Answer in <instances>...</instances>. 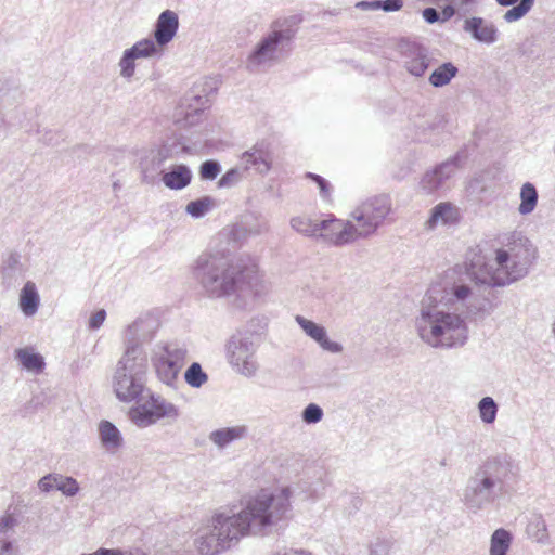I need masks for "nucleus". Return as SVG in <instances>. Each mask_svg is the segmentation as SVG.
I'll use <instances>...</instances> for the list:
<instances>
[{
    "mask_svg": "<svg viewBox=\"0 0 555 555\" xmlns=\"http://www.w3.org/2000/svg\"><path fill=\"white\" fill-rule=\"evenodd\" d=\"M475 286L469 288V295L463 306L466 307L468 313L473 315L490 314L496 304V295L494 288L504 287L515 280H474Z\"/></svg>",
    "mask_w": 555,
    "mask_h": 555,
    "instance_id": "12",
    "label": "nucleus"
},
{
    "mask_svg": "<svg viewBox=\"0 0 555 555\" xmlns=\"http://www.w3.org/2000/svg\"><path fill=\"white\" fill-rule=\"evenodd\" d=\"M216 206V201L210 196H203L188 203L185 211L195 219L203 218Z\"/></svg>",
    "mask_w": 555,
    "mask_h": 555,
    "instance_id": "34",
    "label": "nucleus"
},
{
    "mask_svg": "<svg viewBox=\"0 0 555 555\" xmlns=\"http://www.w3.org/2000/svg\"><path fill=\"white\" fill-rule=\"evenodd\" d=\"M242 180V171L238 167L229 169L218 181L219 188H232Z\"/></svg>",
    "mask_w": 555,
    "mask_h": 555,
    "instance_id": "45",
    "label": "nucleus"
},
{
    "mask_svg": "<svg viewBox=\"0 0 555 555\" xmlns=\"http://www.w3.org/2000/svg\"><path fill=\"white\" fill-rule=\"evenodd\" d=\"M55 489L66 496H74L79 491V485L73 477H65L63 475L55 474Z\"/></svg>",
    "mask_w": 555,
    "mask_h": 555,
    "instance_id": "40",
    "label": "nucleus"
},
{
    "mask_svg": "<svg viewBox=\"0 0 555 555\" xmlns=\"http://www.w3.org/2000/svg\"><path fill=\"white\" fill-rule=\"evenodd\" d=\"M291 490L261 491L232 515L215 513L197 531L195 545L202 555H217L243 537H266L282 531L292 516Z\"/></svg>",
    "mask_w": 555,
    "mask_h": 555,
    "instance_id": "1",
    "label": "nucleus"
},
{
    "mask_svg": "<svg viewBox=\"0 0 555 555\" xmlns=\"http://www.w3.org/2000/svg\"><path fill=\"white\" fill-rule=\"evenodd\" d=\"M305 176L318 185L319 194L322 199L327 202L331 201L333 188L325 178L313 172H307Z\"/></svg>",
    "mask_w": 555,
    "mask_h": 555,
    "instance_id": "42",
    "label": "nucleus"
},
{
    "mask_svg": "<svg viewBox=\"0 0 555 555\" xmlns=\"http://www.w3.org/2000/svg\"><path fill=\"white\" fill-rule=\"evenodd\" d=\"M323 415L322 408L317 403H309L301 412V418L306 424H317Z\"/></svg>",
    "mask_w": 555,
    "mask_h": 555,
    "instance_id": "44",
    "label": "nucleus"
},
{
    "mask_svg": "<svg viewBox=\"0 0 555 555\" xmlns=\"http://www.w3.org/2000/svg\"><path fill=\"white\" fill-rule=\"evenodd\" d=\"M459 68L452 62H444L429 75L428 81L435 88H441L450 83L456 77Z\"/></svg>",
    "mask_w": 555,
    "mask_h": 555,
    "instance_id": "30",
    "label": "nucleus"
},
{
    "mask_svg": "<svg viewBox=\"0 0 555 555\" xmlns=\"http://www.w3.org/2000/svg\"><path fill=\"white\" fill-rule=\"evenodd\" d=\"M186 349L178 343H158L152 353V363L160 382L172 386L185 362Z\"/></svg>",
    "mask_w": 555,
    "mask_h": 555,
    "instance_id": "10",
    "label": "nucleus"
},
{
    "mask_svg": "<svg viewBox=\"0 0 555 555\" xmlns=\"http://www.w3.org/2000/svg\"><path fill=\"white\" fill-rule=\"evenodd\" d=\"M98 430L101 444L106 451L115 453L122 446L121 433L112 422L101 421Z\"/></svg>",
    "mask_w": 555,
    "mask_h": 555,
    "instance_id": "27",
    "label": "nucleus"
},
{
    "mask_svg": "<svg viewBox=\"0 0 555 555\" xmlns=\"http://www.w3.org/2000/svg\"><path fill=\"white\" fill-rule=\"evenodd\" d=\"M459 220V209L449 202L437 204L430 212L427 220L429 229H434L439 222L442 224H452Z\"/></svg>",
    "mask_w": 555,
    "mask_h": 555,
    "instance_id": "28",
    "label": "nucleus"
},
{
    "mask_svg": "<svg viewBox=\"0 0 555 555\" xmlns=\"http://www.w3.org/2000/svg\"><path fill=\"white\" fill-rule=\"evenodd\" d=\"M533 3L534 0H520L505 12L503 15L504 21L506 23L519 21L531 10Z\"/></svg>",
    "mask_w": 555,
    "mask_h": 555,
    "instance_id": "39",
    "label": "nucleus"
},
{
    "mask_svg": "<svg viewBox=\"0 0 555 555\" xmlns=\"http://www.w3.org/2000/svg\"><path fill=\"white\" fill-rule=\"evenodd\" d=\"M319 222L307 217H294L291 219V227L300 234L318 237L320 234Z\"/></svg>",
    "mask_w": 555,
    "mask_h": 555,
    "instance_id": "36",
    "label": "nucleus"
},
{
    "mask_svg": "<svg viewBox=\"0 0 555 555\" xmlns=\"http://www.w3.org/2000/svg\"><path fill=\"white\" fill-rule=\"evenodd\" d=\"M513 542V534L511 531L499 528L493 531L490 538L489 555H507Z\"/></svg>",
    "mask_w": 555,
    "mask_h": 555,
    "instance_id": "31",
    "label": "nucleus"
},
{
    "mask_svg": "<svg viewBox=\"0 0 555 555\" xmlns=\"http://www.w3.org/2000/svg\"><path fill=\"white\" fill-rule=\"evenodd\" d=\"M539 195L535 186L531 182H526L520 189V205L518 211L520 215L531 214L538 204Z\"/></svg>",
    "mask_w": 555,
    "mask_h": 555,
    "instance_id": "33",
    "label": "nucleus"
},
{
    "mask_svg": "<svg viewBox=\"0 0 555 555\" xmlns=\"http://www.w3.org/2000/svg\"><path fill=\"white\" fill-rule=\"evenodd\" d=\"M391 211V201L386 194L371 197L357 207L352 217L357 221L359 235L374 233Z\"/></svg>",
    "mask_w": 555,
    "mask_h": 555,
    "instance_id": "11",
    "label": "nucleus"
},
{
    "mask_svg": "<svg viewBox=\"0 0 555 555\" xmlns=\"http://www.w3.org/2000/svg\"><path fill=\"white\" fill-rule=\"evenodd\" d=\"M270 555H312V554L309 553V552L299 551V550H293V548L286 550V548H283V550H279L276 552H273Z\"/></svg>",
    "mask_w": 555,
    "mask_h": 555,
    "instance_id": "57",
    "label": "nucleus"
},
{
    "mask_svg": "<svg viewBox=\"0 0 555 555\" xmlns=\"http://www.w3.org/2000/svg\"><path fill=\"white\" fill-rule=\"evenodd\" d=\"M206 295L211 298H228L237 308H243L247 299L261 297L263 280H201Z\"/></svg>",
    "mask_w": 555,
    "mask_h": 555,
    "instance_id": "8",
    "label": "nucleus"
},
{
    "mask_svg": "<svg viewBox=\"0 0 555 555\" xmlns=\"http://www.w3.org/2000/svg\"><path fill=\"white\" fill-rule=\"evenodd\" d=\"M295 321L305 332V334L318 343L322 349L332 353H339L343 351L344 348L341 344L328 339L324 326L308 320L302 315H296Z\"/></svg>",
    "mask_w": 555,
    "mask_h": 555,
    "instance_id": "23",
    "label": "nucleus"
},
{
    "mask_svg": "<svg viewBox=\"0 0 555 555\" xmlns=\"http://www.w3.org/2000/svg\"><path fill=\"white\" fill-rule=\"evenodd\" d=\"M357 7L363 9V10H378V0L360 1L357 3Z\"/></svg>",
    "mask_w": 555,
    "mask_h": 555,
    "instance_id": "58",
    "label": "nucleus"
},
{
    "mask_svg": "<svg viewBox=\"0 0 555 555\" xmlns=\"http://www.w3.org/2000/svg\"><path fill=\"white\" fill-rule=\"evenodd\" d=\"M258 344L249 332L233 334L227 344V359L233 370L245 376L254 377L259 369L256 352Z\"/></svg>",
    "mask_w": 555,
    "mask_h": 555,
    "instance_id": "9",
    "label": "nucleus"
},
{
    "mask_svg": "<svg viewBox=\"0 0 555 555\" xmlns=\"http://www.w3.org/2000/svg\"><path fill=\"white\" fill-rule=\"evenodd\" d=\"M132 420L139 426H149L158 420L167 418L175 422L180 416L178 406L167 401L160 396L150 395V400L141 409H134L131 412Z\"/></svg>",
    "mask_w": 555,
    "mask_h": 555,
    "instance_id": "16",
    "label": "nucleus"
},
{
    "mask_svg": "<svg viewBox=\"0 0 555 555\" xmlns=\"http://www.w3.org/2000/svg\"><path fill=\"white\" fill-rule=\"evenodd\" d=\"M402 5V0H378V10H383L385 12L399 11Z\"/></svg>",
    "mask_w": 555,
    "mask_h": 555,
    "instance_id": "49",
    "label": "nucleus"
},
{
    "mask_svg": "<svg viewBox=\"0 0 555 555\" xmlns=\"http://www.w3.org/2000/svg\"><path fill=\"white\" fill-rule=\"evenodd\" d=\"M319 227L320 234L318 236L334 245H344L361 236L357 225L349 221L345 222L335 218L324 219L319 222Z\"/></svg>",
    "mask_w": 555,
    "mask_h": 555,
    "instance_id": "19",
    "label": "nucleus"
},
{
    "mask_svg": "<svg viewBox=\"0 0 555 555\" xmlns=\"http://www.w3.org/2000/svg\"><path fill=\"white\" fill-rule=\"evenodd\" d=\"M456 1V4L459 5L460 9H468L470 5H473L476 0H455Z\"/></svg>",
    "mask_w": 555,
    "mask_h": 555,
    "instance_id": "60",
    "label": "nucleus"
},
{
    "mask_svg": "<svg viewBox=\"0 0 555 555\" xmlns=\"http://www.w3.org/2000/svg\"><path fill=\"white\" fill-rule=\"evenodd\" d=\"M171 156V151L167 145H163L158 149L156 155L153 157V164L156 168H159L166 159Z\"/></svg>",
    "mask_w": 555,
    "mask_h": 555,
    "instance_id": "50",
    "label": "nucleus"
},
{
    "mask_svg": "<svg viewBox=\"0 0 555 555\" xmlns=\"http://www.w3.org/2000/svg\"><path fill=\"white\" fill-rule=\"evenodd\" d=\"M301 22L302 17L297 14L274 21L271 31L264 35L249 53L246 60L247 69L258 73L276 64L294 39Z\"/></svg>",
    "mask_w": 555,
    "mask_h": 555,
    "instance_id": "5",
    "label": "nucleus"
},
{
    "mask_svg": "<svg viewBox=\"0 0 555 555\" xmlns=\"http://www.w3.org/2000/svg\"><path fill=\"white\" fill-rule=\"evenodd\" d=\"M243 171L253 168L259 175H267L272 167V155L267 144L263 142L255 144L248 151H245L241 157Z\"/></svg>",
    "mask_w": 555,
    "mask_h": 555,
    "instance_id": "21",
    "label": "nucleus"
},
{
    "mask_svg": "<svg viewBox=\"0 0 555 555\" xmlns=\"http://www.w3.org/2000/svg\"><path fill=\"white\" fill-rule=\"evenodd\" d=\"M468 154L465 149L457 151L453 156L424 173L420 186L427 194L440 190L466 162Z\"/></svg>",
    "mask_w": 555,
    "mask_h": 555,
    "instance_id": "15",
    "label": "nucleus"
},
{
    "mask_svg": "<svg viewBox=\"0 0 555 555\" xmlns=\"http://www.w3.org/2000/svg\"><path fill=\"white\" fill-rule=\"evenodd\" d=\"M147 356L138 348L125 349L114 374V390L124 402L139 401L146 389Z\"/></svg>",
    "mask_w": 555,
    "mask_h": 555,
    "instance_id": "6",
    "label": "nucleus"
},
{
    "mask_svg": "<svg viewBox=\"0 0 555 555\" xmlns=\"http://www.w3.org/2000/svg\"><path fill=\"white\" fill-rule=\"evenodd\" d=\"M157 54H159V50L153 39L145 38L135 42L131 48L124 51L119 60L120 76L130 79L134 75L138 59H147Z\"/></svg>",
    "mask_w": 555,
    "mask_h": 555,
    "instance_id": "18",
    "label": "nucleus"
},
{
    "mask_svg": "<svg viewBox=\"0 0 555 555\" xmlns=\"http://www.w3.org/2000/svg\"><path fill=\"white\" fill-rule=\"evenodd\" d=\"M469 295L466 284L456 280H436L427 289L415 326L421 339L433 348H457L465 345L468 328L460 314L451 312L463 306Z\"/></svg>",
    "mask_w": 555,
    "mask_h": 555,
    "instance_id": "2",
    "label": "nucleus"
},
{
    "mask_svg": "<svg viewBox=\"0 0 555 555\" xmlns=\"http://www.w3.org/2000/svg\"><path fill=\"white\" fill-rule=\"evenodd\" d=\"M426 124H427L428 128H430V129H433V128H434V122H430V124H429V122H427V121H426Z\"/></svg>",
    "mask_w": 555,
    "mask_h": 555,
    "instance_id": "62",
    "label": "nucleus"
},
{
    "mask_svg": "<svg viewBox=\"0 0 555 555\" xmlns=\"http://www.w3.org/2000/svg\"><path fill=\"white\" fill-rule=\"evenodd\" d=\"M349 503L352 507V511L350 513L357 512L362 506V499L359 495H351L349 498Z\"/></svg>",
    "mask_w": 555,
    "mask_h": 555,
    "instance_id": "59",
    "label": "nucleus"
},
{
    "mask_svg": "<svg viewBox=\"0 0 555 555\" xmlns=\"http://www.w3.org/2000/svg\"><path fill=\"white\" fill-rule=\"evenodd\" d=\"M498 4L501 7H512L516 4L519 0H495Z\"/></svg>",
    "mask_w": 555,
    "mask_h": 555,
    "instance_id": "61",
    "label": "nucleus"
},
{
    "mask_svg": "<svg viewBox=\"0 0 555 555\" xmlns=\"http://www.w3.org/2000/svg\"><path fill=\"white\" fill-rule=\"evenodd\" d=\"M57 137H59L57 133H55L53 131H47L42 135L41 140L47 145H56L57 144V140H56Z\"/></svg>",
    "mask_w": 555,
    "mask_h": 555,
    "instance_id": "56",
    "label": "nucleus"
},
{
    "mask_svg": "<svg viewBox=\"0 0 555 555\" xmlns=\"http://www.w3.org/2000/svg\"><path fill=\"white\" fill-rule=\"evenodd\" d=\"M184 379L193 388L202 387L208 379V375L197 362H193L184 373Z\"/></svg>",
    "mask_w": 555,
    "mask_h": 555,
    "instance_id": "38",
    "label": "nucleus"
},
{
    "mask_svg": "<svg viewBox=\"0 0 555 555\" xmlns=\"http://www.w3.org/2000/svg\"><path fill=\"white\" fill-rule=\"evenodd\" d=\"M528 532L539 543H545L548 540L546 522L542 517H538L528 525Z\"/></svg>",
    "mask_w": 555,
    "mask_h": 555,
    "instance_id": "41",
    "label": "nucleus"
},
{
    "mask_svg": "<svg viewBox=\"0 0 555 555\" xmlns=\"http://www.w3.org/2000/svg\"><path fill=\"white\" fill-rule=\"evenodd\" d=\"M193 178L192 170L184 164L171 166L167 171H163L162 181L169 190H183L190 185Z\"/></svg>",
    "mask_w": 555,
    "mask_h": 555,
    "instance_id": "25",
    "label": "nucleus"
},
{
    "mask_svg": "<svg viewBox=\"0 0 555 555\" xmlns=\"http://www.w3.org/2000/svg\"><path fill=\"white\" fill-rule=\"evenodd\" d=\"M463 30L469 34L474 40L488 46L496 42L499 38L496 26L480 16L466 18L463 24Z\"/></svg>",
    "mask_w": 555,
    "mask_h": 555,
    "instance_id": "22",
    "label": "nucleus"
},
{
    "mask_svg": "<svg viewBox=\"0 0 555 555\" xmlns=\"http://www.w3.org/2000/svg\"><path fill=\"white\" fill-rule=\"evenodd\" d=\"M0 273L2 278H14L23 273L21 256L17 253H9L2 258Z\"/></svg>",
    "mask_w": 555,
    "mask_h": 555,
    "instance_id": "37",
    "label": "nucleus"
},
{
    "mask_svg": "<svg viewBox=\"0 0 555 555\" xmlns=\"http://www.w3.org/2000/svg\"><path fill=\"white\" fill-rule=\"evenodd\" d=\"M196 278H254L259 272L257 258L242 254L229 259L225 251L204 253L193 264Z\"/></svg>",
    "mask_w": 555,
    "mask_h": 555,
    "instance_id": "7",
    "label": "nucleus"
},
{
    "mask_svg": "<svg viewBox=\"0 0 555 555\" xmlns=\"http://www.w3.org/2000/svg\"><path fill=\"white\" fill-rule=\"evenodd\" d=\"M456 13V9L453 4H447L440 12L441 23H444L452 18Z\"/></svg>",
    "mask_w": 555,
    "mask_h": 555,
    "instance_id": "55",
    "label": "nucleus"
},
{
    "mask_svg": "<svg viewBox=\"0 0 555 555\" xmlns=\"http://www.w3.org/2000/svg\"><path fill=\"white\" fill-rule=\"evenodd\" d=\"M15 358L27 371L39 373L44 369L43 357L40 353L34 352L27 348L16 349Z\"/></svg>",
    "mask_w": 555,
    "mask_h": 555,
    "instance_id": "32",
    "label": "nucleus"
},
{
    "mask_svg": "<svg viewBox=\"0 0 555 555\" xmlns=\"http://www.w3.org/2000/svg\"><path fill=\"white\" fill-rule=\"evenodd\" d=\"M479 417L485 424H493L496 420L499 405L492 397H483L477 404Z\"/></svg>",
    "mask_w": 555,
    "mask_h": 555,
    "instance_id": "35",
    "label": "nucleus"
},
{
    "mask_svg": "<svg viewBox=\"0 0 555 555\" xmlns=\"http://www.w3.org/2000/svg\"><path fill=\"white\" fill-rule=\"evenodd\" d=\"M17 525V518L13 514H5L0 517V533L7 534Z\"/></svg>",
    "mask_w": 555,
    "mask_h": 555,
    "instance_id": "48",
    "label": "nucleus"
},
{
    "mask_svg": "<svg viewBox=\"0 0 555 555\" xmlns=\"http://www.w3.org/2000/svg\"><path fill=\"white\" fill-rule=\"evenodd\" d=\"M38 487L43 492H49L55 489V474H48L43 476L39 482Z\"/></svg>",
    "mask_w": 555,
    "mask_h": 555,
    "instance_id": "52",
    "label": "nucleus"
},
{
    "mask_svg": "<svg viewBox=\"0 0 555 555\" xmlns=\"http://www.w3.org/2000/svg\"><path fill=\"white\" fill-rule=\"evenodd\" d=\"M422 16L425 20V22L428 24H434V23H438V22L441 23L440 12L435 8H431V7L425 8L422 11Z\"/></svg>",
    "mask_w": 555,
    "mask_h": 555,
    "instance_id": "53",
    "label": "nucleus"
},
{
    "mask_svg": "<svg viewBox=\"0 0 555 555\" xmlns=\"http://www.w3.org/2000/svg\"><path fill=\"white\" fill-rule=\"evenodd\" d=\"M520 467L507 453L486 457L472 473L463 490L465 507L477 513L508 494L518 482Z\"/></svg>",
    "mask_w": 555,
    "mask_h": 555,
    "instance_id": "4",
    "label": "nucleus"
},
{
    "mask_svg": "<svg viewBox=\"0 0 555 555\" xmlns=\"http://www.w3.org/2000/svg\"><path fill=\"white\" fill-rule=\"evenodd\" d=\"M404 68L414 77H423L430 64L428 50L416 42L401 40L398 46Z\"/></svg>",
    "mask_w": 555,
    "mask_h": 555,
    "instance_id": "17",
    "label": "nucleus"
},
{
    "mask_svg": "<svg viewBox=\"0 0 555 555\" xmlns=\"http://www.w3.org/2000/svg\"><path fill=\"white\" fill-rule=\"evenodd\" d=\"M0 555H16L12 541L0 539Z\"/></svg>",
    "mask_w": 555,
    "mask_h": 555,
    "instance_id": "54",
    "label": "nucleus"
},
{
    "mask_svg": "<svg viewBox=\"0 0 555 555\" xmlns=\"http://www.w3.org/2000/svg\"><path fill=\"white\" fill-rule=\"evenodd\" d=\"M106 318V311L104 309L98 310L89 319V327L91 330H98L102 326Z\"/></svg>",
    "mask_w": 555,
    "mask_h": 555,
    "instance_id": "51",
    "label": "nucleus"
},
{
    "mask_svg": "<svg viewBox=\"0 0 555 555\" xmlns=\"http://www.w3.org/2000/svg\"><path fill=\"white\" fill-rule=\"evenodd\" d=\"M216 89V87L209 86V92L207 89H203L204 94L190 91L181 100L179 106L176 108L175 121L183 128L192 127L197 125L204 111L209 106V94Z\"/></svg>",
    "mask_w": 555,
    "mask_h": 555,
    "instance_id": "14",
    "label": "nucleus"
},
{
    "mask_svg": "<svg viewBox=\"0 0 555 555\" xmlns=\"http://www.w3.org/2000/svg\"><path fill=\"white\" fill-rule=\"evenodd\" d=\"M39 301L40 297L37 286L28 280L20 294V308L22 312L27 317L34 315L38 310Z\"/></svg>",
    "mask_w": 555,
    "mask_h": 555,
    "instance_id": "29",
    "label": "nucleus"
},
{
    "mask_svg": "<svg viewBox=\"0 0 555 555\" xmlns=\"http://www.w3.org/2000/svg\"><path fill=\"white\" fill-rule=\"evenodd\" d=\"M221 171L219 162L207 159L199 167V177L202 180H215Z\"/></svg>",
    "mask_w": 555,
    "mask_h": 555,
    "instance_id": "43",
    "label": "nucleus"
},
{
    "mask_svg": "<svg viewBox=\"0 0 555 555\" xmlns=\"http://www.w3.org/2000/svg\"><path fill=\"white\" fill-rule=\"evenodd\" d=\"M157 322L153 318H139L128 325L125 333V349L131 347L145 352L143 345L150 343L156 333Z\"/></svg>",
    "mask_w": 555,
    "mask_h": 555,
    "instance_id": "20",
    "label": "nucleus"
},
{
    "mask_svg": "<svg viewBox=\"0 0 555 555\" xmlns=\"http://www.w3.org/2000/svg\"><path fill=\"white\" fill-rule=\"evenodd\" d=\"M248 435V427L245 425H236L231 427H223L212 430L209 434V440L219 449H224L231 442L246 438Z\"/></svg>",
    "mask_w": 555,
    "mask_h": 555,
    "instance_id": "26",
    "label": "nucleus"
},
{
    "mask_svg": "<svg viewBox=\"0 0 555 555\" xmlns=\"http://www.w3.org/2000/svg\"><path fill=\"white\" fill-rule=\"evenodd\" d=\"M178 28L179 18L177 13L171 10H165L160 13L156 21L153 40L159 51L173 39Z\"/></svg>",
    "mask_w": 555,
    "mask_h": 555,
    "instance_id": "24",
    "label": "nucleus"
},
{
    "mask_svg": "<svg viewBox=\"0 0 555 555\" xmlns=\"http://www.w3.org/2000/svg\"><path fill=\"white\" fill-rule=\"evenodd\" d=\"M81 555H146L145 553L141 551H130V552H124L120 548H106V547H100L93 553L88 554H81Z\"/></svg>",
    "mask_w": 555,
    "mask_h": 555,
    "instance_id": "47",
    "label": "nucleus"
},
{
    "mask_svg": "<svg viewBox=\"0 0 555 555\" xmlns=\"http://www.w3.org/2000/svg\"><path fill=\"white\" fill-rule=\"evenodd\" d=\"M268 219L258 211H246L228 229V238L236 246H243L249 238L269 232Z\"/></svg>",
    "mask_w": 555,
    "mask_h": 555,
    "instance_id": "13",
    "label": "nucleus"
},
{
    "mask_svg": "<svg viewBox=\"0 0 555 555\" xmlns=\"http://www.w3.org/2000/svg\"><path fill=\"white\" fill-rule=\"evenodd\" d=\"M393 542L389 539H376L371 545L370 555H390Z\"/></svg>",
    "mask_w": 555,
    "mask_h": 555,
    "instance_id": "46",
    "label": "nucleus"
},
{
    "mask_svg": "<svg viewBox=\"0 0 555 555\" xmlns=\"http://www.w3.org/2000/svg\"><path fill=\"white\" fill-rule=\"evenodd\" d=\"M440 465H441V466H446V465H447L446 459H443V460L440 462Z\"/></svg>",
    "mask_w": 555,
    "mask_h": 555,
    "instance_id": "63",
    "label": "nucleus"
},
{
    "mask_svg": "<svg viewBox=\"0 0 555 555\" xmlns=\"http://www.w3.org/2000/svg\"><path fill=\"white\" fill-rule=\"evenodd\" d=\"M501 248L495 250L493 263H488L480 253H473L463 263L452 268L446 278H521L537 255V248L521 231L502 233L498 237Z\"/></svg>",
    "mask_w": 555,
    "mask_h": 555,
    "instance_id": "3",
    "label": "nucleus"
}]
</instances>
